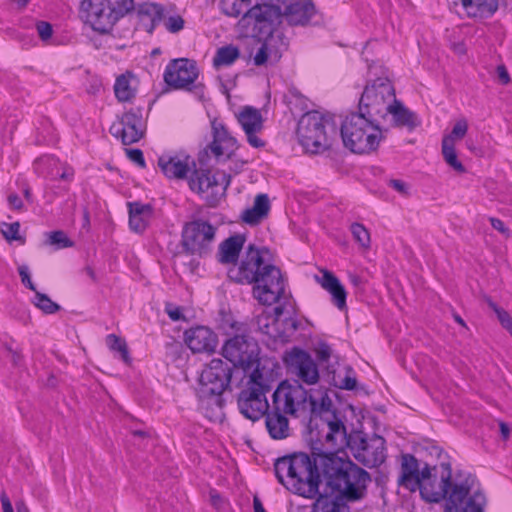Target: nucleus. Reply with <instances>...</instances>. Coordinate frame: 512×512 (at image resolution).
<instances>
[{"instance_id": "obj_1", "label": "nucleus", "mask_w": 512, "mask_h": 512, "mask_svg": "<svg viewBox=\"0 0 512 512\" xmlns=\"http://www.w3.org/2000/svg\"><path fill=\"white\" fill-rule=\"evenodd\" d=\"M269 256L268 248L249 244L239 264L228 271L233 282L253 284V297L263 305L277 303L284 297L286 288L281 270L267 259Z\"/></svg>"}, {"instance_id": "obj_2", "label": "nucleus", "mask_w": 512, "mask_h": 512, "mask_svg": "<svg viewBox=\"0 0 512 512\" xmlns=\"http://www.w3.org/2000/svg\"><path fill=\"white\" fill-rule=\"evenodd\" d=\"M81 9L85 19L94 31L109 33L124 16L135 10L138 26L152 34L164 20V7L157 3L144 2L135 7L134 0H83Z\"/></svg>"}, {"instance_id": "obj_3", "label": "nucleus", "mask_w": 512, "mask_h": 512, "mask_svg": "<svg viewBox=\"0 0 512 512\" xmlns=\"http://www.w3.org/2000/svg\"><path fill=\"white\" fill-rule=\"evenodd\" d=\"M311 457L306 453H294L278 458L274 471L278 481L290 492L313 499L319 494L322 470L320 456Z\"/></svg>"}, {"instance_id": "obj_4", "label": "nucleus", "mask_w": 512, "mask_h": 512, "mask_svg": "<svg viewBox=\"0 0 512 512\" xmlns=\"http://www.w3.org/2000/svg\"><path fill=\"white\" fill-rule=\"evenodd\" d=\"M319 463L323 479L328 487L338 493L336 496L345 502H356L366 497L371 482V476L366 470L334 452L323 453Z\"/></svg>"}, {"instance_id": "obj_5", "label": "nucleus", "mask_w": 512, "mask_h": 512, "mask_svg": "<svg viewBox=\"0 0 512 512\" xmlns=\"http://www.w3.org/2000/svg\"><path fill=\"white\" fill-rule=\"evenodd\" d=\"M340 135L343 145L356 154L375 151L384 139L380 122L359 109L344 118L340 127Z\"/></svg>"}, {"instance_id": "obj_6", "label": "nucleus", "mask_w": 512, "mask_h": 512, "mask_svg": "<svg viewBox=\"0 0 512 512\" xmlns=\"http://www.w3.org/2000/svg\"><path fill=\"white\" fill-rule=\"evenodd\" d=\"M332 401L326 393L315 401V409L310 411L311 422L318 419L315 425L319 428L318 439L329 448L340 450L350 442V433H347L342 416L332 409Z\"/></svg>"}, {"instance_id": "obj_7", "label": "nucleus", "mask_w": 512, "mask_h": 512, "mask_svg": "<svg viewBox=\"0 0 512 512\" xmlns=\"http://www.w3.org/2000/svg\"><path fill=\"white\" fill-rule=\"evenodd\" d=\"M332 401L326 393L315 401V409L310 411L311 422L318 419L315 425L319 428L318 439L329 448L340 450L350 442V433H347L342 416L332 409Z\"/></svg>"}, {"instance_id": "obj_8", "label": "nucleus", "mask_w": 512, "mask_h": 512, "mask_svg": "<svg viewBox=\"0 0 512 512\" xmlns=\"http://www.w3.org/2000/svg\"><path fill=\"white\" fill-rule=\"evenodd\" d=\"M337 134L333 119L318 111L307 112L300 118L297 136L303 148L312 154H318L330 148Z\"/></svg>"}, {"instance_id": "obj_9", "label": "nucleus", "mask_w": 512, "mask_h": 512, "mask_svg": "<svg viewBox=\"0 0 512 512\" xmlns=\"http://www.w3.org/2000/svg\"><path fill=\"white\" fill-rule=\"evenodd\" d=\"M445 474L442 475L439 484L431 481V487H425L423 490V499L430 503H439L445 500L446 512H460L463 503L469 499L468 495L472 488L470 475L460 482L452 481V467L449 462L441 463Z\"/></svg>"}, {"instance_id": "obj_10", "label": "nucleus", "mask_w": 512, "mask_h": 512, "mask_svg": "<svg viewBox=\"0 0 512 512\" xmlns=\"http://www.w3.org/2000/svg\"><path fill=\"white\" fill-rule=\"evenodd\" d=\"M231 328L235 334L225 340L221 348L222 356L235 367L244 371L259 368L260 347L258 342L247 333L244 323H232Z\"/></svg>"}, {"instance_id": "obj_11", "label": "nucleus", "mask_w": 512, "mask_h": 512, "mask_svg": "<svg viewBox=\"0 0 512 512\" xmlns=\"http://www.w3.org/2000/svg\"><path fill=\"white\" fill-rule=\"evenodd\" d=\"M271 383L259 368H254L244 388L239 392L237 405L240 413L253 422L263 417L270 407L266 394Z\"/></svg>"}, {"instance_id": "obj_12", "label": "nucleus", "mask_w": 512, "mask_h": 512, "mask_svg": "<svg viewBox=\"0 0 512 512\" xmlns=\"http://www.w3.org/2000/svg\"><path fill=\"white\" fill-rule=\"evenodd\" d=\"M232 368L221 359H212L199 377L197 394L202 403L222 408L223 392L229 387Z\"/></svg>"}, {"instance_id": "obj_13", "label": "nucleus", "mask_w": 512, "mask_h": 512, "mask_svg": "<svg viewBox=\"0 0 512 512\" xmlns=\"http://www.w3.org/2000/svg\"><path fill=\"white\" fill-rule=\"evenodd\" d=\"M317 399L299 382H281L272 394L271 407L292 417L309 414L315 409Z\"/></svg>"}, {"instance_id": "obj_14", "label": "nucleus", "mask_w": 512, "mask_h": 512, "mask_svg": "<svg viewBox=\"0 0 512 512\" xmlns=\"http://www.w3.org/2000/svg\"><path fill=\"white\" fill-rule=\"evenodd\" d=\"M199 69L194 60L178 58L171 60L164 71L165 83L178 90H187L198 100L205 99L206 87L202 82H197Z\"/></svg>"}, {"instance_id": "obj_15", "label": "nucleus", "mask_w": 512, "mask_h": 512, "mask_svg": "<svg viewBox=\"0 0 512 512\" xmlns=\"http://www.w3.org/2000/svg\"><path fill=\"white\" fill-rule=\"evenodd\" d=\"M395 98V89L391 81L388 78H377L366 85L358 109L380 122L388 116Z\"/></svg>"}, {"instance_id": "obj_16", "label": "nucleus", "mask_w": 512, "mask_h": 512, "mask_svg": "<svg viewBox=\"0 0 512 512\" xmlns=\"http://www.w3.org/2000/svg\"><path fill=\"white\" fill-rule=\"evenodd\" d=\"M217 227L203 219L184 224L181 232L183 251L192 256L206 257L213 251Z\"/></svg>"}, {"instance_id": "obj_17", "label": "nucleus", "mask_w": 512, "mask_h": 512, "mask_svg": "<svg viewBox=\"0 0 512 512\" xmlns=\"http://www.w3.org/2000/svg\"><path fill=\"white\" fill-rule=\"evenodd\" d=\"M346 447L359 463L368 468L378 467L385 461V440L381 436L368 438L364 432L355 430L350 432V442Z\"/></svg>"}, {"instance_id": "obj_18", "label": "nucleus", "mask_w": 512, "mask_h": 512, "mask_svg": "<svg viewBox=\"0 0 512 512\" xmlns=\"http://www.w3.org/2000/svg\"><path fill=\"white\" fill-rule=\"evenodd\" d=\"M401 473L398 478V485L406 488L410 492L419 490L423 498L425 487H431L432 470L429 464L421 468L417 458L412 454H403L401 457Z\"/></svg>"}, {"instance_id": "obj_19", "label": "nucleus", "mask_w": 512, "mask_h": 512, "mask_svg": "<svg viewBox=\"0 0 512 512\" xmlns=\"http://www.w3.org/2000/svg\"><path fill=\"white\" fill-rule=\"evenodd\" d=\"M231 182V175L224 171L211 173L206 169H194L189 179V187L198 193L211 191V204L215 205L222 198Z\"/></svg>"}, {"instance_id": "obj_20", "label": "nucleus", "mask_w": 512, "mask_h": 512, "mask_svg": "<svg viewBox=\"0 0 512 512\" xmlns=\"http://www.w3.org/2000/svg\"><path fill=\"white\" fill-rule=\"evenodd\" d=\"M283 359L291 372L301 382L314 385L319 381L318 366L307 351L294 347L285 354Z\"/></svg>"}, {"instance_id": "obj_21", "label": "nucleus", "mask_w": 512, "mask_h": 512, "mask_svg": "<svg viewBox=\"0 0 512 512\" xmlns=\"http://www.w3.org/2000/svg\"><path fill=\"white\" fill-rule=\"evenodd\" d=\"M112 136L121 140L124 145L138 142L143 134V117L140 108L125 112L110 127Z\"/></svg>"}, {"instance_id": "obj_22", "label": "nucleus", "mask_w": 512, "mask_h": 512, "mask_svg": "<svg viewBox=\"0 0 512 512\" xmlns=\"http://www.w3.org/2000/svg\"><path fill=\"white\" fill-rule=\"evenodd\" d=\"M237 120L252 147L262 148L265 146V141L256 135L263 129V118L258 109L251 106L244 107L237 115Z\"/></svg>"}, {"instance_id": "obj_23", "label": "nucleus", "mask_w": 512, "mask_h": 512, "mask_svg": "<svg viewBox=\"0 0 512 512\" xmlns=\"http://www.w3.org/2000/svg\"><path fill=\"white\" fill-rule=\"evenodd\" d=\"M158 166L169 179H185L195 162L189 155L164 154L158 158Z\"/></svg>"}, {"instance_id": "obj_24", "label": "nucleus", "mask_w": 512, "mask_h": 512, "mask_svg": "<svg viewBox=\"0 0 512 512\" xmlns=\"http://www.w3.org/2000/svg\"><path fill=\"white\" fill-rule=\"evenodd\" d=\"M213 140L205 148V153H212L216 158L223 155L230 157L237 149L236 139L229 134L225 126L216 121L212 122Z\"/></svg>"}, {"instance_id": "obj_25", "label": "nucleus", "mask_w": 512, "mask_h": 512, "mask_svg": "<svg viewBox=\"0 0 512 512\" xmlns=\"http://www.w3.org/2000/svg\"><path fill=\"white\" fill-rule=\"evenodd\" d=\"M185 343L194 353L213 352L217 336L208 327L197 326L185 331Z\"/></svg>"}, {"instance_id": "obj_26", "label": "nucleus", "mask_w": 512, "mask_h": 512, "mask_svg": "<svg viewBox=\"0 0 512 512\" xmlns=\"http://www.w3.org/2000/svg\"><path fill=\"white\" fill-rule=\"evenodd\" d=\"M263 417L268 435L273 440H285L292 435L289 415L270 406Z\"/></svg>"}, {"instance_id": "obj_27", "label": "nucleus", "mask_w": 512, "mask_h": 512, "mask_svg": "<svg viewBox=\"0 0 512 512\" xmlns=\"http://www.w3.org/2000/svg\"><path fill=\"white\" fill-rule=\"evenodd\" d=\"M315 13V6L310 0H297L285 5L281 17L291 26H305Z\"/></svg>"}, {"instance_id": "obj_28", "label": "nucleus", "mask_w": 512, "mask_h": 512, "mask_svg": "<svg viewBox=\"0 0 512 512\" xmlns=\"http://www.w3.org/2000/svg\"><path fill=\"white\" fill-rule=\"evenodd\" d=\"M322 276H316L315 279L320 286L331 295L332 303L340 310L347 308V292L340 280L329 270H321Z\"/></svg>"}, {"instance_id": "obj_29", "label": "nucleus", "mask_w": 512, "mask_h": 512, "mask_svg": "<svg viewBox=\"0 0 512 512\" xmlns=\"http://www.w3.org/2000/svg\"><path fill=\"white\" fill-rule=\"evenodd\" d=\"M246 237L235 234L222 241L218 248L217 258L222 264H236Z\"/></svg>"}, {"instance_id": "obj_30", "label": "nucleus", "mask_w": 512, "mask_h": 512, "mask_svg": "<svg viewBox=\"0 0 512 512\" xmlns=\"http://www.w3.org/2000/svg\"><path fill=\"white\" fill-rule=\"evenodd\" d=\"M388 115H391L393 125L396 127H406L411 131L420 125L417 115L396 98L389 108Z\"/></svg>"}, {"instance_id": "obj_31", "label": "nucleus", "mask_w": 512, "mask_h": 512, "mask_svg": "<svg viewBox=\"0 0 512 512\" xmlns=\"http://www.w3.org/2000/svg\"><path fill=\"white\" fill-rule=\"evenodd\" d=\"M270 210L269 198L266 194H258L253 206L243 211L241 219L249 225H257L267 217Z\"/></svg>"}, {"instance_id": "obj_32", "label": "nucleus", "mask_w": 512, "mask_h": 512, "mask_svg": "<svg viewBox=\"0 0 512 512\" xmlns=\"http://www.w3.org/2000/svg\"><path fill=\"white\" fill-rule=\"evenodd\" d=\"M462 6L470 17L489 18L498 10V0H462Z\"/></svg>"}, {"instance_id": "obj_33", "label": "nucleus", "mask_w": 512, "mask_h": 512, "mask_svg": "<svg viewBox=\"0 0 512 512\" xmlns=\"http://www.w3.org/2000/svg\"><path fill=\"white\" fill-rule=\"evenodd\" d=\"M313 512H350L347 503L336 495H317Z\"/></svg>"}, {"instance_id": "obj_34", "label": "nucleus", "mask_w": 512, "mask_h": 512, "mask_svg": "<svg viewBox=\"0 0 512 512\" xmlns=\"http://www.w3.org/2000/svg\"><path fill=\"white\" fill-rule=\"evenodd\" d=\"M263 42L271 53L277 55V62L281 59L283 52L286 51L289 46L288 38L279 30H270Z\"/></svg>"}, {"instance_id": "obj_35", "label": "nucleus", "mask_w": 512, "mask_h": 512, "mask_svg": "<svg viewBox=\"0 0 512 512\" xmlns=\"http://www.w3.org/2000/svg\"><path fill=\"white\" fill-rule=\"evenodd\" d=\"M114 93L120 102L131 101L135 97V89L130 84V74H122L116 78Z\"/></svg>"}, {"instance_id": "obj_36", "label": "nucleus", "mask_w": 512, "mask_h": 512, "mask_svg": "<svg viewBox=\"0 0 512 512\" xmlns=\"http://www.w3.org/2000/svg\"><path fill=\"white\" fill-rule=\"evenodd\" d=\"M240 56L239 49L233 45L221 47L217 50L213 59L215 67L228 66L234 63Z\"/></svg>"}, {"instance_id": "obj_37", "label": "nucleus", "mask_w": 512, "mask_h": 512, "mask_svg": "<svg viewBox=\"0 0 512 512\" xmlns=\"http://www.w3.org/2000/svg\"><path fill=\"white\" fill-rule=\"evenodd\" d=\"M442 155L445 162L456 172L462 174L466 172L464 165L458 160L455 145H450V140L442 143Z\"/></svg>"}, {"instance_id": "obj_38", "label": "nucleus", "mask_w": 512, "mask_h": 512, "mask_svg": "<svg viewBox=\"0 0 512 512\" xmlns=\"http://www.w3.org/2000/svg\"><path fill=\"white\" fill-rule=\"evenodd\" d=\"M251 5V0H221V11L230 17H238L244 9Z\"/></svg>"}, {"instance_id": "obj_39", "label": "nucleus", "mask_w": 512, "mask_h": 512, "mask_svg": "<svg viewBox=\"0 0 512 512\" xmlns=\"http://www.w3.org/2000/svg\"><path fill=\"white\" fill-rule=\"evenodd\" d=\"M106 343L110 350L119 352L121 359L126 363H131L127 343L121 337L115 334H109L106 337Z\"/></svg>"}, {"instance_id": "obj_40", "label": "nucleus", "mask_w": 512, "mask_h": 512, "mask_svg": "<svg viewBox=\"0 0 512 512\" xmlns=\"http://www.w3.org/2000/svg\"><path fill=\"white\" fill-rule=\"evenodd\" d=\"M33 304L45 314H54L60 310V305L52 301L48 295L39 291L34 292Z\"/></svg>"}, {"instance_id": "obj_41", "label": "nucleus", "mask_w": 512, "mask_h": 512, "mask_svg": "<svg viewBox=\"0 0 512 512\" xmlns=\"http://www.w3.org/2000/svg\"><path fill=\"white\" fill-rule=\"evenodd\" d=\"M46 245L53 246L55 249H63L74 245L66 233L62 230L52 231L47 234Z\"/></svg>"}, {"instance_id": "obj_42", "label": "nucleus", "mask_w": 512, "mask_h": 512, "mask_svg": "<svg viewBox=\"0 0 512 512\" xmlns=\"http://www.w3.org/2000/svg\"><path fill=\"white\" fill-rule=\"evenodd\" d=\"M486 497L481 491H475L461 508L460 512H484Z\"/></svg>"}, {"instance_id": "obj_43", "label": "nucleus", "mask_w": 512, "mask_h": 512, "mask_svg": "<svg viewBox=\"0 0 512 512\" xmlns=\"http://www.w3.org/2000/svg\"><path fill=\"white\" fill-rule=\"evenodd\" d=\"M467 131H468L467 120L462 118L455 123L452 131L448 135H445L443 137L442 143H445L446 141L450 140V145H455L457 140H460L465 137V135L467 134Z\"/></svg>"}, {"instance_id": "obj_44", "label": "nucleus", "mask_w": 512, "mask_h": 512, "mask_svg": "<svg viewBox=\"0 0 512 512\" xmlns=\"http://www.w3.org/2000/svg\"><path fill=\"white\" fill-rule=\"evenodd\" d=\"M486 302L488 306L495 312L503 328L508 330L512 336V317L510 316V314L503 308L499 307L495 302H493L491 298L487 297Z\"/></svg>"}, {"instance_id": "obj_45", "label": "nucleus", "mask_w": 512, "mask_h": 512, "mask_svg": "<svg viewBox=\"0 0 512 512\" xmlns=\"http://www.w3.org/2000/svg\"><path fill=\"white\" fill-rule=\"evenodd\" d=\"M253 62L256 66H262L267 63L275 64L277 63V55L275 53H271L269 48H267L264 42H262L253 57Z\"/></svg>"}, {"instance_id": "obj_46", "label": "nucleus", "mask_w": 512, "mask_h": 512, "mask_svg": "<svg viewBox=\"0 0 512 512\" xmlns=\"http://www.w3.org/2000/svg\"><path fill=\"white\" fill-rule=\"evenodd\" d=\"M351 233L355 239L363 248L368 249L370 247V234L364 225L360 223H353L351 225Z\"/></svg>"}, {"instance_id": "obj_47", "label": "nucleus", "mask_w": 512, "mask_h": 512, "mask_svg": "<svg viewBox=\"0 0 512 512\" xmlns=\"http://www.w3.org/2000/svg\"><path fill=\"white\" fill-rule=\"evenodd\" d=\"M20 230V223L19 222H13V223H2V235L7 241H17L21 240V237L19 235Z\"/></svg>"}, {"instance_id": "obj_48", "label": "nucleus", "mask_w": 512, "mask_h": 512, "mask_svg": "<svg viewBox=\"0 0 512 512\" xmlns=\"http://www.w3.org/2000/svg\"><path fill=\"white\" fill-rule=\"evenodd\" d=\"M129 215L141 216V217H151L153 213V208L149 204H142L140 202H130L128 203Z\"/></svg>"}, {"instance_id": "obj_49", "label": "nucleus", "mask_w": 512, "mask_h": 512, "mask_svg": "<svg viewBox=\"0 0 512 512\" xmlns=\"http://www.w3.org/2000/svg\"><path fill=\"white\" fill-rule=\"evenodd\" d=\"M184 19L180 15L170 16L164 21L165 28L170 33H177L184 28Z\"/></svg>"}, {"instance_id": "obj_50", "label": "nucleus", "mask_w": 512, "mask_h": 512, "mask_svg": "<svg viewBox=\"0 0 512 512\" xmlns=\"http://www.w3.org/2000/svg\"><path fill=\"white\" fill-rule=\"evenodd\" d=\"M257 325H258V329L260 332H262L263 334L265 335H268L272 338H282L283 335L282 334H274L272 331H271V323H270V318L268 316H259L257 318Z\"/></svg>"}, {"instance_id": "obj_51", "label": "nucleus", "mask_w": 512, "mask_h": 512, "mask_svg": "<svg viewBox=\"0 0 512 512\" xmlns=\"http://www.w3.org/2000/svg\"><path fill=\"white\" fill-rule=\"evenodd\" d=\"M151 217H141L135 215H129V225L130 228L135 232H143L150 220Z\"/></svg>"}, {"instance_id": "obj_52", "label": "nucleus", "mask_w": 512, "mask_h": 512, "mask_svg": "<svg viewBox=\"0 0 512 512\" xmlns=\"http://www.w3.org/2000/svg\"><path fill=\"white\" fill-rule=\"evenodd\" d=\"M18 272L21 277L22 284L27 287L28 289L32 290L33 292H36V287L34 283L31 280L29 268L27 265H21L18 267Z\"/></svg>"}, {"instance_id": "obj_53", "label": "nucleus", "mask_w": 512, "mask_h": 512, "mask_svg": "<svg viewBox=\"0 0 512 512\" xmlns=\"http://www.w3.org/2000/svg\"><path fill=\"white\" fill-rule=\"evenodd\" d=\"M128 158L139 165L140 167H145V159L143 156V152L140 149H127L126 150Z\"/></svg>"}, {"instance_id": "obj_54", "label": "nucleus", "mask_w": 512, "mask_h": 512, "mask_svg": "<svg viewBox=\"0 0 512 512\" xmlns=\"http://www.w3.org/2000/svg\"><path fill=\"white\" fill-rule=\"evenodd\" d=\"M331 348L327 343H320L316 348L317 359L321 362H326L331 356Z\"/></svg>"}, {"instance_id": "obj_55", "label": "nucleus", "mask_w": 512, "mask_h": 512, "mask_svg": "<svg viewBox=\"0 0 512 512\" xmlns=\"http://www.w3.org/2000/svg\"><path fill=\"white\" fill-rule=\"evenodd\" d=\"M37 31L42 40H47L52 36V26L48 22L40 21L37 23Z\"/></svg>"}, {"instance_id": "obj_56", "label": "nucleus", "mask_w": 512, "mask_h": 512, "mask_svg": "<svg viewBox=\"0 0 512 512\" xmlns=\"http://www.w3.org/2000/svg\"><path fill=\"white\" fill-rule=\"evenodd\" d=\"M165 311L173 321H180L185 319L182 309L178 306H174L172 304H167L165 307Z\"/></svg>"}, {"instance_id": "obj_57", "label": "nucleus", "mask_w": 512, "mask_h": 512, "mask_svg": "<svg viewBox=\"0 0 512 512\" xmlns=\"http://www.w3.org/2000/svg\"><path fill=\"white\" fill-rule=\"evenodd\" d=\"M388 185L403 196H408L409 191L406 183L399 179H390Z\"/></svg>"}, {"instance_id": "obj_58", "label": "nucleus", "mask_w": 512, "mask_h": 512, "mask_svg": "<svg viewBox=\"0 0 512 512\" xmlns=\"http://www.w3.org/2000/svg\"><path fill=\"white\" fill-rule=\"evenodd\" d=\"M491 226L499 231L501 234L505 235L506 237L510 236L509 229L505 226L504 222L501 219L491 217L490 219Z\"/></svg>"}, {"instance_id": "obj_59", "label": "nucleus", "mask_w": 512, "mask_h": 512, "mask_svg": "<svg viewBox=\"0 0 512 512\" xmlns=\"http://www.w3.org/2000/svg\"><path fill=\"white\" fill-rule=\"evenodd\" d=\"M9 206L14 210H22L23 209V201L16 193H11L8 198Z\"/></svg>"}, {"instance_id": "obj_60", "label": "nucleus", "mask_w": 512, "mask_h": 512, "mask_svg": "<svg viewBox=\"0 0 512 512\" xmlns=\"http://www.w3.org/2000/svg\"><path fill=\"white\" fill-rule=\"evenodd\" d=\"M356 385H357V380H356V378H355V377H353V376H350V375H346V376L342 379V381H341V383H340L339 387H340L341 389H345V390H353V389H355V388H356Z\"/></svg>"}, {"instance_id": "obj_61", "label": "nucleus", "mask_w": 512, "mask_h": 512, "mask_svg": "<svg viewBox=\"0 0 512 512\" xmlns=\"http://www.w3.org/2000/svg\"><path fill=\"white\" fill-rule=\"evenodd\" d=\"M497 75L499 81L504 85H507L511 81L509 73L504 65H499L497 67Z\"/></svg>"}, {"instance_id": "obj_62", "label": "nucleus", "mask_w": 512, "mask_h": 512, "mask_svg": "<svg viewBox=\"0 0 512 512\" xmlns=\"http://www.w3.org/2000/svg\"><path fill=\"white\" fill-rule=\"evenodd\" d=\"M1 503H2L3 512H14L11 501H10L9 497L6 495V493H4V492L1 494Z\"/></svg>"}, {"instance_id": "obj_63", "label": "nucleus", "mask_w": 512, "mask_h": 512, "mask_svg": "<svg viewBox=\"0 0 512 512\" xmlns=\"http://www.w3.org/2000/svg\"><path fill=\"white\" fill-rule=\"evenodd\" d=\"M499 429H500V434H501L503 440H507L510 436V428H509L508 424L503 421H500Z\"/></svg>"}, {"instance_id": "obj_64", "label": "nucleus", "mask_w": 512, "mask_h": 512, "mask_svg": "<svg viewBox=\"0 0 512 512\" xmlns=\"http://www.w3.org/2000/svg\"><path fill=\"white\" fill-rule=\"evenodd\" d=\"M253 507L255 512H266L261 500L258 497H254L253 499Z\"/></svg>"}]
</instances>
